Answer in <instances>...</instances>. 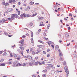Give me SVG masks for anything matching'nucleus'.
<instances>
[{"instance_id":"obj_50","label":"nucleus","mask_w":77,"mask_h":77,"mask_svg":"<svg viewBox=\"0 0 77 77\" xmlns=\"http://www.w3.org/2000/svg\"><path fill=\"white\" fill-rule=\"evenodd\" d=\"M42 76L43 77H46V74L43 75Z\"/></svg>"},{"instance_id":"obj_21","label":"nucleus","mask_w":77,"mask_h":77,"mask_svg":"<svg viewBox=\"0 0 77 77\" xmlns=\"http://www.w3.org/2000/svg\"><path fill=\"white\" fill-rule=\"evenodd\" d=\"M31 37L32 38H33V32H32L31 33Z\"/></svg>"},{"instance_id":"obj_19","label":"nucleus","mask_w":77,"mask_h":77,"mask_svg":"<svg viewBox=\"0 0 77 77\" xmlns=\"http://www.w3.org/2000/svg\"><path fill=\"white\" fill-rule=\"evenodd\" d=\"M48 43L49 45H50V44H53V42L51 41H49V42Z\"/></svg>"},{"instance_id":"obj_36","label":"nucleus","mask_w":77,"mask_h":77,"mask_svg":"<svg viewBox=\"0 0 77 77\" xmlns=\"http://www.w3.org/2000/svg\"><path fill=\"white\" fill-rule=\"evenodd\" d=\"M20 53L23 56H24V55H23V51H21Z\"/></svg>"},{"instance_id":"obj_45","label":"nucleus","mask_w":77,"mask_h":77,"mask_svg":"<svg viewBox=\"0 0 77 77\" xmlns=\"http://www.w3.org/2000/svg\"><path fill=\"white\" fill-rule=\"evenodd\" d=\"M45 64V62H42L41 63V65H44Z\"/></svg>"},{"instance_id":"obj_60","label":"nucleus","mask_w":77,"mask_h":77,"mask_svg":"<svg viewBox=\"0 0 77 77\" xmlns=\"http://www.w3.org/2000/svg\"><path fill=\"white\" fill-rule=\"evenodd\" d=\"M32 77H36V75H32Z\"/></svg>"},{"instance_id":"obj_49","label":"nucleus","mask_w":77,"mask_h":77,"mask_svg":"<svg viewBox=\"0 0 77 77\" xmlns=\"http://www.w3.org/2000/svg\"><path fill=\"white\" fill-rule=\"evenodd\" d=\"M54 8L55 9H56L57 8V5H55L54 6Z\"/></svg>"},{"instance_id":"obj_33","label":"nucleus","mask_w":77,"mask_h":77,"mask_svg":"<svg viewBox=\"0 0 77 77\" xmlns=\"http://www.w3.org/2000/svg\"><path fill=\"white\" fill-rule=\"evenodd\" d=\"M23 17H27V15H26V14L25 13H23Z\"/></svg>"},{"instance_id":"obj_18","label":"nucleus","mask_w":77,"mask_h":77,"mask_svg":"<svg viewBox=\"0 0 77 77\" xmlns=\"http://www.w3.org/2000/svg\"><path fill=\"white\" fill-rule=\"evenodd\" d=\"M38 42H40V43H42V44H44V42L41 41V40H39L38 41Z\"/></svg>"},{"instance_id":"obj_39","label":"nucleus","mask_w":77,"mask_h":77,"mask_svg":"<svg viewBox=\"0 0 77 77\" xmlns=\"http://www.w3.org/2000/svg\"><path fill=\"white\" fill-rule=\"evenodd\" d=\"M8 63H9V64H12V61L8 62Z\"/></svg>"},{"instance_id":"obj_16","label":"nucleus","mask_w":77,"mask_h":77,"mask_svg":"<svg viewBox=\"0 0 77 77\" xmlns=\"http://www.w3.org/2000/svg\"><path fill=\"white\" fill-rule=\"evenodd\" d=\"M10 57H13V55H12L11 53H10Z\"/></svg>"},{"instance_id":"obj_13","label":"nucleus","mask_w":77,"mask_h":77,"mask_svg":"<svg viewBox=\"0 0 77 77\" xmlns=\"http://www.w3.org/2000/svg\"><path fill=\"white\" fill-rule=\"evenodd\" d=\"M38 19L39 20H43V19H44V17H38Z\"/></svg>"},{"instance_id":"obj_34","label":"nucleus","mask_w":77,"mask_h":77,"mask_svg":"<svg viewBox=\"0 0 77 77\" xmlns=\"http://www.w3.org/2000/svg\"><path fill=\"white\" fill-rule=\"evenodd\" d=\"M9 5V3H6L5 4V6H8V5Z\"/></svg>"},{"instance_id":"obj_7","label":"nucleus","mask_w":77,"mask_h":77,"mask_svg":"<svg viewBox=\"0 0 77 77\" xmlns=\"http://www.w3.org/2000/svg\"><path fill=\"white\" fill-rule=\"evenodd\" d=\"M27 58L29 60H31L32 59V57L30 55H28L27 56Z\"/></svg>"},{"instance_id":"obj_14","label":"nucleus","mask_w":77,"mask_h":77,"mask_svg":"<svg viewBox=\"0 0 77 77\" xmlns=\"http://www.w3.org/2000/svg\"><path fill=\"white\" fill-rule=\"evenodd\" d=\"M37 47H39V48H42V45H38Z\"/></svg>"},{"instance_id":"obj_43","label":"nucleus","mask_w":77,"mask_h":77,"mask_svg":"<svg viewBox=\"0 0 77 77\" xmlns=\"http://www.w3.org/2000/svg\"><path fill=\"white\" fill-rule=\"evenodd\" d=\"M47 70H44L43 71V72H47Z\"/></svg>"},{"instance_id":"obj_52","label":"nucleus","mask_w":77,"mask_h":77,"mask_svg":"<svg viewBox=\"0 0 77 77\" xmlns=\"http://www.w3.org/2000/svg\"><path fill=\"white\" fill-rule=\"evenodd\" d=\"M8 36L9 37H12V35H8Z\"/></svg>"},{"instance_id":"obj_46","label":"nucleus","mask_w":77,"mask_h":77,"mask_svg":"<svg viewBox=\"0 0 77 77\" xmlns=\"http://www.w3.org/2000/svg\"><path fill=\"white\" fill-rule=\"evenodd\" d=\"M32 54L34 55L35 54V52L34 51H32Z\"/></svg>"},{"instance_id":"obj_8","label":"nucleus","mask_w":77,"mask_h":77,"mask_svg":"<svg viewBox=\"0 0 77 77\" xmlns=\"http://www.w3.org/2000/svg\"><path fill=\"white\" fill-rule=\"evenodd\" d=\"M7 11L8 12H12V8H9L7 10Z\"/></svg>"},{"instance_id":"obj_28","label":"nucleus","mask_w":77,"mask_h":77,"mask_svg":"<svg viewBox=\"0 0 77 77\" xmlns=\"http://www.w3.org/2000/svg\"><path fill=\"white\" fill-rule=\"evenodd\" d=\"M29 26H33V23L30 22L29 23Z\"/></svg>"},{"instance_id":"obj_26","label":"nucleus","mask_w":77,"mask_h":77,"mask_svg":"<svg viewBox=\"0 0 77 77\" xmlns=\"http://www.w3.org/2000/svg\"><path fill=\"white\" fill-rule=\"evenodd\" d=\"M5 63H2L0 64V66H5Z\"/></svg>"},{"instance_id":"obj_31","label":"nucleus","mask_w":77,"mask_h":77,"mask_svg":"<svg viewBox=\"0 0 77 77\" xmlns=\"http://www.w3.org/2000/svg\"><path fill=\"white\" fill-rule=\"evenodd\" d=\"M50 24L48 25L47 27V29H49V28H50Z\"/></svg>"},{"instance_id":"obj_20","label":"nucleus","mask_w":77,"mask_h":77,"mask_svg":"<svg viewBox=\"0 0 77 77\" xmlns=\"http://www.w3.org/2000/svg\"><path fill=\"white\" fill-rule=\"evenodd\" d=\"M31 43L32 44H33V42H34V41H33V38H31Z\"/></svg>"},{"instance_id":"obj_55","label":"nucleus","mask_w":77,"mask_h":77,"mask_svg":"<svg viewBox=\"0 0 77 77\" xmlns=\"http://www.w3.org/2000/svg\"><path fill=\"white\" fill-rule=\"evenodd\" d=\"M39 58V57H35V59H38V58Z\"/></svg>"},{"instance_id":"obj_64","label":"nucleus","mask_w":77,"mask_h":77,"mask_svg":"<svg viewBox=\"0 0 77 77\" xmlns=\"http://www.w3.org/2000/svg\"><path fill=\"white\" fill-rule=\"evenodd\" d=\"M63 65H66V62H63Z\"/></svg>"},{"instance_id":"obj_42","label":"nucleus","mask_w":77,"mask_h":77,"mask_svg":"<svg viewBox=\"0 0 77 77\" xmlns=\"http://www.w3.org/2000/svg\"><path fill=\"white\" fill-rule=\"evenodd\" d=\"M33 4H34V2H31L30 3V5H33Z\"/></svg>"},{"instance_id":"obj_51","label":"nucleus","mask_w":77,"mask_h":77,"mask_svg":"<svg viewBox=\"0 0 77 77\" xmlns=\"http://www.w3.org/2000/svg\"><path fill=\"white\" fill-rule=\"evenodd\" d=\"M18 15H20V11H19L17 12Z\"/></svg>"},{"instance_id":"obj_17","label":"nucleus","mask_w":77,"mask_h":77,"mask_svg":"<svg viewBox=\"0 0 77 77\" xmlns=\"http://www.w3.org/2000/svg\"><path fill=\"white\" fill-rule=\"evenodd\" d=\"M59 56L60 57H61V56H62V53L60 52L59 54Z\"/></svg>"},{"instance_id":"obj_63","label":"nucleus","mask_w":77,"mask_h":77,"mask_svg":"<svg viewBox=\"0 0 77 77\" xmlns=\"http://www.w3.org/2000/svg\"><path fill=\"white\" fill-rule=\"evenodd\" d=\"M50 51V50L49 49H48V50H47V52H49V51Z\"/></svg>"},{"instance_id":"obj_23","label":"nucleus","mask_w":77,"mask_h":77,"mask_svg":"<svg viewBox=\"0 0 77 77\" xmlns=\"http://www.w3.org/2000/svg\"><path fill=\"white\" fill-rule=\"evenodd\" d=\"M15 16H16V18H17L18 17V14H15Z\"/></svg>"},{"instance_id":"obj_53","label":"nucleus","mask_w":77,"mask_h":77,"mask_svg":"<svg viewBox=\"0 0 77 77\" xmlns=\"http://www.w3.org/2000/svg\"><path fill=\"white\" fill-rule=\"evenodd\" d=\"M12 2H14V3H15L16 2L15 1V0H11Z\"/></svg>"},{"instance_id":"obj_40","label":"nucleus","mask_w":77,"mask_h":77,"mask_svg":"<svg viewBox=\"0 0 77 77\" xmlns=\"http://www.w3.org/2000/svg\"><path fill=\"white\" fill-rule=\"evenodd\" d=\"M2 5H5V2H3L2 3Z\"/></svg>"},{"instance_id":"obj_62","label":"nucleus","mask_w":77,"mask_h":77,"mask_svg":"<svg viewBox=\"0 0 77 77\" xmlns=\"http://www.w3.org/2000/svg\"><path fill=\"white\" fill-rule=\"evenodd\" d=\"M69 16H71V17H72V14H71V13H69Z\"/></svg>"},{"instance_id":"obj_25","label":"nucleus","mask_w":77,"mask_h":77,"mask_svg":"<svg viewBox=\"0 0 77 77\" xmlns=\"http://www.w3.org/2000/svg\"><path fill=\"white\" fill-rule=\"evenodd\" d=\"M43 35L44 36H45H45H47V34H46V33H45V32H44L43 33Z\"/></svg>"},{"instance_id":"obj_4","label":"nucleus","mask_w":77,"mask_h":77,"mask_svg":"<svg viewBox=\"0 0 77 77\" xmlns=\"http://www.w3.org/2000/svg\"><path fill=\"white\" fill-rule=\"evenodd\" d=\"M29 63L30 66H33V63H32L31 62H29Z\"/></svg>"},{"instance_id":"obj_48","label":"nucleus","mask_w":77,"mask_h":77,"mask_svg":"<svg viewBox=\"0 0 77 77\" xmlns=\"http://www.w3.org/2000/svg\"><path fill=\"white\" fill-rule=\"evenodd\" d=\"M44 38L45 39V40H46V41H48V39L47 38L44 37Z\"/></svg>"},{"instance_id":"obj_54","label":"nucleus","mask_w":77,"mask_h":77,"mask_svg":"<svg viewBox=\"0 0 77 77\" xmlns=\"http://www.w3.org/2000/svg\"><path fill=\"white\" fill-rule=\"evenodd\" d=\"M60 60L61 61H62L63 60V59H62V57H61L60 58Z\"/></svg>"},{"instance_id":"obj_41","label":"nucleus","mask_w":77,"mask_h":77,"mask_svg":"<svg viewBox=\"0 0 77 77\" xmlns=\"http://www.w3.org/2000/svg\"><path fill=\"white\" fill-rule=\"evenodd\" d=\"M26 63H23V65L22 66H26Z\"/></svg>"},{"instance_id":"obj_12","label":"nucleus","mask_w":77,"mask_h":77,"mask_svg":"<svg viewBox=\"0 0 77 77\" xmlns=\"http://www.w3.org/2000/svg\"><path fill=\"white\" fill-rule=\"evenodd\" d=\"M34 66V65H38V63L37 62H35V63H33Z\"/></svg>"},{"instance_id":"obj_38","label":"nucleus","mask_w":77,"mask_h":77,"mask_svg":"<svg viewBox=\"0 0 77 77\" xmlns=\"http://www.w3.org/2000/svg\"><path fill=\"white\" fill-rule=\"evenodd\" d=\"M39 26L41 27H42L43 26H44V24H40L39 25Z\"/></svg>"},{"instance_id":"obj_37","label":"nucleus","mask_w":77,"mask_h":77,"mask_svg":"<svg viewBox=\"0 0 77 77\" xmlns=\"http://www.w3.org/2000/svg\"><path fill=\"white\" fill-rule=\"evenodd\" d=\"M41 29H39L38 31V33H40V32H41Z\"/></svg>"},{"instance_id":"obj_61","label":"nucleus","mask_w":77,"mask_h":77,"mask_svg":"<svg viewBox=\"0 0 77 77\" xmlns=\"http://www.w3.org/2000/svg\"><path fill=\"white\" fill-rule=\"evenodd\" d=\"M7 19H8V21H9L11 19V18H7Z\"/></svg>"},{"instance_id":"obj_6","label":"nucleus","mask_w":77,"mask_h":77,"mask_svg":"<svg viewBox=\"0 0 77 77\" xmlns=\"http://www.w3.org/2000/svg\"><path fill=\"white\" fill-rule=\"evenodd\" d=\"M19 42L20 43V44H24V40H22L21 41H20Z\"/></svg>"},{"instance_id":"obj_2","label":"nucleus","mask_w":77,"mask_h":77,"mask_svg":"<svg viewBox=\"0 0 77 77\" xmlns=\"http://www.w3.org/2000/svg\"><path fill=\"white\" fill-rule=\"evenodd\" d=\"M64 69L65 72H66V74H69V71H68V67L67 66H65L64 67Z\"/></svg>"},{"instance_id":"obj_11","label":"nucleus","mask_w":77,"mask_h":77,"mask_svg":"<svg viewBox=\"0 0 77 77\" xmlns=\"http://www.w3.org/2000/svg\"><path fill=\"white\" fill-rule=\"evenodd\" d=\"M30 60L31 62H32V63H34V62H35V60H33V59H32V58Z\"/></svg>"},{"instance_id":"obj_32","label":"nucleus","mask_w":77,"mask_h":77,"mask_svg":"<svg viewBox=\"0 0 77 77\" xmlns=\"http://www.w3.org/2000/svg\"><path fill=\"white\" fill-rule=\"evenodd\" d=\"M26 17H31V15L29 14H27Z\"/></svg>"},{"instance_id":"obj_15","label":"nucleus","mask_w":77,"mask_h":77,"mask_svg":"<svg viewBox=\"0 0 77 77\" xmlns=\"http://www.w3.org/2000/svg\"><path fill=\"white\" fill-rule=\"evenodd\" d=\"M14 57L15 58H17V55H16L15 53H14Z\"/></svg>"},{"instance_id":"obj_30","label":"nucleus","mask_w":77,"mask_h":77,"mask_svg":"<svg viewBox=\"0 0 77 77\" xmlns=\"http://www.w3.org/2000/svg\"><path fill=\"white\" fill-rule=\"evenodd\" d=\"M4 33L5 35H6V36H8V33H7V32H4Z\"/></svg>"},{"instance_id":"obj_5","label":"nucleus","mask_w":77,"mask_h":77,"mask_svg":"<svg viewBox=\"0 0 77 77\" xmlns=\"http://www.w3.org/2000/svg\"><path fill=\"white\" fill-rule=\"evenodd\" d=\"M65 36L67 38L69 37V33L67 32L66 33V34H65Z\"/></svg>"},{"instance_id":"obj_9","label":"nucleus","mask_w":77,"mask_h":77,"mask_svg":"<svg viewBox=\"0 0 77 77\" xmlns=\"http://www.w3.org/2000/svg\"><path fill=\"white\" fill-rule=\"evenodd\" d=\"M37 15V13H35V14H33L32 15L31 17H35V16H36V15Z\"/></svg>"},{"instance_id":"obj_22","label":"nucleus","mask_w":77,"mask_h":77,"mask_svg":"<svg viewBox=\"0 0 77 77\" xmlns=\"http://www.w3.org/2000/svg\"><path fill=\"white\" fill-rule=\"evenodd\" d=\"M51 74H54V71H52L51 72Z\"/></svg>"},{"instance_id":"obj_1","label":"nucleus","mask_w":77,"mask_h":77,"mask_svg":"<svg viewBox=\"0 0 77 77\" xmlns=\"http://www.w3.org/2000/svg\"><path fill=\"white\" fill-rule=\"evenodd\" d=\"M18 66V61H16L13 63L12 66L13 67H15V66Z\"/></svg>"},{"instance_id":"obj_35","label":"nucleus","mask_w":77,"mask_h":77,"mask_svg":"<svg viewBox=\"0 0 77 77\" xmlns=\"http://www.w3.org/2000/svg\"><path fill=\"white\" fill-rule=\"evenodd\" d=\"M17 51H18L19 53H20L21 51V50H20L18 49H17Z\"/></svg>"},{"instance_id":"obj_56","label":"nucleus","mask_w":77,"mask_h":77,"mask_svg":"<svg viewBox=\"0 0 77 77\" xmlns=\"http://www.w3.org/2000/svg\"><path fill=\"white\" fill-rule=\"evenodd\" d=\"M3 21V23H5V22H6V21H7V20H2Z\"/></svg>"},{"instance_id":"obj_27","label":"nucleus","mask_w":77,"mask_h":77,"mask_svg":"<svg viewBox=\"0 0 77 77\" xmlns=\"http://www.w3.org/2000/svg\"><path fill=\"white\" fill-rule=\"evenodd\" d=\"M41 52V51H39L37 52H36L35 53V54H38V53H40Z\"/></svg>"},{"instance_id":"obj_57","label":"nucleus","mask_w":77,"mask_h":77,"mask_svg":"<svg viewBox=\"0 0 77 77\" xmlns=\"http://www.w3.org/2000/svg\"><path fill=\"white\" fill-rule=\"evenodd\" d=\"M12 0H9V3H12Z\"/></svg>"},{"instance_id":"obj_44","label":"nucleus","mask_w":77,"mask_h":77,"mask_svg":"<svg viewBox=\"0 0 77 77\" xmlns=\"http://www.w3.org/2000/svg\"><path fill=\"white\" fill-rule=\"evenodd\" d=\"M51 46L52 47V48H53L54 49V45H51Z\"/></svg>"},{"instance_id":"obj_24","label":"nucleus","mask_w":77,"mask_h":77,"mask_svg":"<svg viewBox=\"0 0 77 77\" xmlns=\"http://www.w3.org/2000/svg\"><path fill=\"white\" fill-rule=\"evenodd\" d=\"M7 54V53H6V52H4V54H3V55L4 56H6Z\"/></svg>"},{"instance_id":"obj_58","label":"nucleus","mask_w":77,"mask_h":77,"mask_svg":"<svg viewBox=\"0 0 77 77\" xmlns=\"http://www.w3.org/2000/svg\"><path fill=\"white\" fill-rule=\"evenodd\" d=\"M18 66H22V64H21L20 63H18Z\"/></svg>"},{"instance_id":"obj_10","label":"nucleus","mask_w":77,"mask_h":77,"mask_svg":"<svg viewBox=\"0 0 77 77\" xmlns=\"http://www.w3.org/2000/svg\"><path fill=\"white\" fill-rule=\"evenodd\" d=\"M55 48L56 50H57L59 49V46H58V45L56 46Z\"/></svg>"},{"instance_id":"obj_29","label":"nucleus","mask_w":77,"mask_h":77,"mask_svg":"<svg viewBox=\"0 0 77 77\" xmlns=\"http://www.w3.org/2000/svg\"><path fill=\"white\" fill-rule=\"evenodd\" d=\"M20 49H21V50H24V48L23 47H21Z\"/></svg>"},{"instance_id":"obj_59","label":"nucleus","mask_w":77,"mask_h":77,"mask_svg":"<svg viewBox=\"0 0 77 77\" xmlns=\"http://www.w3.org/2000/svg\"><path fill=\"white\" fill-rule=\"evenodd\" d=\"M22 37L23 38H26V36L25 35H23L22 36Z\"/></svg>"},{"instance_id":"obj_47","label":"nucleus","mask_w":77,"mask_h":77,"mask_svg":"<svg viewBox=\"0 0 77 77\" xmlns=\"http://www.w3.org/2000/svg\"><path fill=\"white\" fill-rule=\"evenodd\" d=\"M4 60H3V59H2L0 60V62H3Z\"/></svg>"},{"instance_id":"obj_3","label":"nucleus","mask_w":77,"mask_h":77,"mask_svg":"<svg viewBox=\"0 0 77 77\" xmlns=\"http://www.w3.org/2000/svg\"><path fill=\"white\" fill-rule=\"evenodd\" d=\"M15 14H12L11 16V20H15Z\"/></svg>"}]
</instances>
